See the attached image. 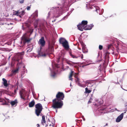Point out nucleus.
<instances>
[{"label": "nucleus", "mask_w": 127, "mask_h": 127, "mask_svg": "<svg viewBox=\"0 0 127 127\" xmlns=\"http://www.w3.org/2000/svg\"><path fill=\"white\" fill-rule=\"evenodd\" d=\"M56 98L53 100L52 107L55 109L61 108L63 104L61 100L63 99L64 95L63 93L59 92L56 95Z\"/></svg>", "instance_id": "nucleus-1"}, {"label": "nucleus", "mask_w": 127, "mask_h": 127, "mask_svg": "<svg viewBox=\"0 0 127 127\" xmlns=\"http://www.w3.org/2000/svg\"><path fill=\"white\" fill-rule=\"evenodd\" d=\"M45 42L44 40V37H41L40 39L38 42V44L40 45V51L39 50L38 52V55L37 56V57H44L47 55L44 52H42L41 51V49H42V48L41 47L44 46L45 45Z\"/></svg>", "instance_id": "nucleus-2"}, {"label": "nucleus", "mask_w": 127, "mask_h": 127, "mask_svg": "<svg viewBox=\"0 0 127 127\" xmlns=\"http://www.w3.org/2000/svg\"><path fill=\"white\" fill-rule=\"evenodd\" d=\"M59 42L62 44L63 47L66 49L69 48L68 43L67 41L64 38H61L59 39Z\"/></svg>", "instance_id": "nucleus-3"}, {"label": "nucleus", "mask_w": 127, "mask_h": 127, "mask_svg": "<svg viewBox=\"0 0 127 127\" xmlns=\"http://www.w3.org/2000/svg\"><path fill=\"white\" fill-rule=\"evenodd\" d=\"M35 113L38 116L42 110V106L40 104L38 103L35 105Z\"/></svg>", "instance_id": "nucleus-4"}, {"label": "nucleus", "mask_w": 127, "mask_h": 127, "mask_svg": "<svg viewBox=\"0 0 127 127\" xmlns=\"http://www.w3.org/2000/svg\"><path fill=\"white\" fill-rule=\"evenodd\" d=\"M88 22L86 21H83L81 23L77 25L78 29L81 31H83V30H85V26L87 25Z\"/></svg>", "instance_id": "nucleus-5"}, {"label": "nucleus", "mask_w": 127, "mask_h": 127, "mask_svg": "<svg viewBox=\"0 0 127 127\" xmlns=\"http://www.w3.org/2000/svg\"><path fill=\"white\" fill-rule=\"evenodd\" d=\"M31 39L29 38L28 34L27 33L23 35L22 37V40L24 42H28L30 41Z\"/></svg>", "instance_id": "nucleus-6"}, {"label": "nucleus", "mask_w": 127, "mask_h": 127, "mask_svg": "<svg viewBox=\"0 0 127 127\" xmlns=\"http://www.w3.org/2000/svg\"><path fill=\"white\" fill-rule=\"evenodd\" d=\"M19 94L21 98L24 100L26 99L25 96L26 94V92L24 89H22L20 91Z\"/></svg>", "instance_id": "nucleus-7"}, {"label": "nucleus", "mask_w": 127, "mask_h": 127, "mask_svg": "<svg viewBox=\"0 0 127 127\" xmlns=\"http://www.w3.org/2000/svg\"><path fill=\"white\" fill-rule=\"evenodd\" d=\"M78 73H74L73 71L71 70V72L70 74V75L69 76V78L70 80H72V77L73 75H74V77L75 78H76V76L78 74Z\"/></svg>", "instance_id": "nucleus-8"}, {"label": "nucleus", "mask_w": 127, "mask_h": 127, "mask_svg": "<svg viewBox=\"0 0 127 127\" xmlns=\"http://www.w3.org/2000/svg\"><path fill=\"white\" fill-rule=\"evenodd\" d=\"M124 114V113H122L118 117L116 120V122H119L122 119L123 117Z\"/></svg>", "instance_id": "nucleus-9"}, {"label": "nucleus", "mask_w": 127, "mask_h": 127, "mask_svg": "<svg viewBox=\"0 0 127 127\" xmlns=\"http://www.w3.org/2000/svg\"><path fill=\"white\" fill-rule=\"evenodd\" d=\"M82 46L83 52L84 53H87L88 52L87 49H86L85 45L83 43H81Z\"/></svg>", "instance_id": "nucleus-10"}, {"label": "nucleus", "mask_w": 127, "mask_h": 127, "mask_svg": "<svg viewBox=\"0 0 127 127\" xmlns=\"http://www.w3.org/2000/svg\"><path fill=\"white\" fill-rule=\"evenodd\" d=\"M93 25L92 24H91L90 25H85V30H91L93 27Z\"/></svg>", "instance_id": "nucleus-11"}, {"label": "nucleus", "mask_w": 127, "mask_h": 127, "mask_svg": "<svg viewBox=\"0 0 127 127\" xmlns=\"http://www.w3.org/2000/svg\"><path fill=\"white\" fill-rule=\"evenodd\" d=\"M18 103V102L17 101V100L16 99L14 101H11L10 102V103L11 104V105L12 106H16L17 105V104Z\"/></svg>", "instance_id": "nucleus-12"}, {"label": "nucleus", "mask_w": 127, "mask_h": 127, "mask_svg": "<svg viewBox=\"0 0 127 127\" xmlns=\"http://www.w3.org/2000/svg\"><path fill=\"white\" fill-rule=\"evenodd\" d=\"M38 16V12L37 11H36L35 12L33 13L32 15V17L35 18L36 17Z\"/></svg>", "instance_id": "nucleus-13"}, {"label": "nucleus", "mask_w": 127, "mask_h": 127, "mask_svg": "<svg viewBox=\"0 0 127 127\" xmlns=\"http://www.w3.org/2000/svg\"><path fill=\"white\" fill-rule=\"evenodd\" d=\"M2 80L3 81V84L4 86L7 87L8 85V84L7 83V81L4 78L2 79Z\"/></svg>", "instance_id": "nucleus-14"}, {"label": "nucleus", "mask_w": 127, "mask_h": 127, "mask_svg": "<svg viewBox=\"0 0 127 127\" xmlns=\"http://www.w3.org/2000/svg\"><path fill=\"white\" fill-rule=\"evenodd\" d=\"M35 104V102L34 101H32L30 102L29 104V106L30 107H32Z\"/></svg>", "instance_id": "nucleus-15"}, {"label": "nucleus", "mask_w": 127, "mask_h": 127, "mask_svg": "<svg viewBox=\"0 0 127 127\" xmlns=\"http://www.w3.org/2000/svg\"><path fill=\"white\" fill-rule=\"evenodd\" d=\"M42 120L41 121V123L42 125H44L46 123V121L45 119V117L44 116H42Z\"/></svg>", "instance_id": "nucleus-16"}, {"label": "nucleus", "mask_w": 127, "mask_h": 127, "mask_svg": "<svg viewBox=\"0 0 127 127\" xmlns=\"http://www.w3.org/2000/svg\"><path fill=\"white\" fill-rule=\"evenodd\" d=\"M20 13H19V11H14L13 12V15H16L17 16H21L19 14H20Z\"/></svg>", "instance_id": "nucleus-17"}, {"label": "nucleus", "mask_w": 127, "mask_h": 127, "mask_svg": "<svg viewBox=\"0 0 127 127\" xmlns=\"http://www.w3.org/2000/svg\"><path fill=\"white\" fill-rule=\"evenodd\" d=\"M19 13H20V14H19L21 16H19L20 17H21L23 15L25 14V13L24 11H22L21 12H19Z\"/></svg>", "instance_id": "nucleus-18"}, {"label": "nucleus", "mask_w": 127, "mask_h": 127, "mask_svg": "<svg viewBox=\"0 0 127 127\" xmlns=\"http://www.w3.org/2000/svg\"><path fill=\"white\" fill-rule=\"evenodd\" d=\"M56 74L54 71L51 72V76L53 78H54L56 76Z\"/></svg>", "instance_id": "nucleus-19"}, {"label": "nucleus", "mask_w": 127, "mask_h": 127, "mask_svg": "<svg viewBox=\"0 0 127 127\" xmlns=\"http://www.w3.org/2000/svg\"><path fill=\"white\" fill-rule=\"evenodd\" d=\"M91 91L88 90V88H85V93H90L91 92Z\"/></svg>", "instance_id": "nucleus-20"}, {"label": "nucleus", "mask_w": 127, "mask_h": 127, "mask_svg": "<svg viewBox=\"0 0 127 127\" xmlns=\"http://www.w3.org/2000/svg\"><path fill=\"white\" fill-rule=\"evenodd\" d=\"M18 70L19 68H17L16 69L13 70L12 72L16 74L18 72Z\"/></svg>", "instance_id": "nucleus-21"}, {"label": "nucleus", "mask_w": 127, "mask_h": 127, "mask_svg": "<svg viewBox=\"0 0 127 127\" xmlns=\"http://www.w3.org/2000/svg\"><path fill=\"white\" fill-rule=\"evenodd\" d=\"M66 63L68 64H69L70 65H72V62H71L68 61H66Z\"/></svg>", "instance_id": "nucleus-22"}, {"label": "nucleus", "mask_w": 127, "mask_h": 127, "mask_svg": "<svg viewBox=\"0 0 127 127\" xmlns=\"http://www.w3.org/2000/svg\"><path fill=\"white\" fill-rule=\"evenodd\" d=\"M70 55L73 58H78V57H76L74 55L72 54L71 53H70Z\"/></svg>", "instance_id": "nucleus-23"}, {"label": "nucleus", "mask_w": 127, "mask_h": 127, "mask_svg": "<svg viewBox=\"0 0 127 127\" xmlns=\"http://www.w3.org/2000/svg\"><path fill=\"white\" fill-rule=\"evenodd\" d=\"M78 85L79 86L82 87H85V86L83 84H81L80 83H78Z\"/></svg>", "instance_id": "nucleus-24"}, {"label": "nucleus", "mask_w": 127, "mask_h": 127, "mask_svg": "<svg viewBox=\"0 0 127 127\" xmlns=\"http://www.w3.org/2000/svg\"><path fill=\"white\" fill-rule=\"evenodd\" d=\"M32 49H29V48H28L27 49V52H30L31 51H32Z\"/></svg>", "instance_id": "nucleus-25"}, {"label": "nucleus", "mask_w": 127, "mask_h": 127, "mask_svg": "<svg viewBox=\"0 0 127 127\" xmlns=\"http://www.w3.org/2000/svg\"><path fill=\"white\" fill-rule=\"evenodd\" d=\"M102 48H103V46L102 45H99V49L100 50H101L102 49Z\"/></svg>", "instance_id": "nucleus-26"}, {"label": "nucleus", "mask_w": 127, "mask_h": 127, "mask_svg": "<svg viewBox=\"0 0 127 127\" xmlns=\"http://www.w3.org/2000/svg\"><path fill=\"white\" fill-rule=\"evenodd\" d=\"M36 23L35 24V27H37V21H38V20H36Z\"/></svg>", "instance_id": "nucleus-27"}, {"label": "nucleus", "mask_w": 127, "mask_h": 127, "mask_svg": "<svg viewBox=\"0 0 127 127\" xmlns=\"http://www.w3.org/2000/svg\"><path fill=\"white\" fill-rule=\"evenodd\" d=\"M96 11L97 13H98V12L97 10H99V8L98 7H96Z\"/></svg>", "instance_id": "nucleus-28"}, {"label": "nucleus", "mask_w": 127, "mask_h": 127, "mask_svg": "<svg viewBox=\"0 0 127 127\" xmlns=\"http://www.w3.org/2000/svg\"><path fill=\"white\" fill-rule=\"evenodd\" d=\"M12 26H10V27H8L7 28L8 29H12Z\"/></svg>", "instance_id": "nucleus-29"}, {"label": "nucleus", "mask_w": 127, "mask_h": 127, "mask_svg": "<svg viewBox=\"0 0 127 127\" xmlns=\"http://www.w3.org/2000/svg\"><path fill=\"white\" fill-rule=\"evenodd\" d=\"M30 6H28V7L27 8V9L28 10H29L30 9Z\"/></svg>", "instance_id": "nucleus-30"}, {"label": "nucleus", "mask_w": 127, "mask_h": 127, "mask_svg": "<svg viewBox=\"0 0 127 127\" xmlns=\"http://www.w3.org/2000/svg\"><path fill=\"white\" fill-rule=\"evenodd\" d=\"M24 2V0H21L20 1V2L21 3H23Z\"/></svg>", "instance_id": "nucleus-31"}, {"label": "nucleus", "mask_w": 127, "mask_h": 127, "mask_svg": "<svg viewBox=\"0 0 127 127\" xmlns=\"http://www.w3.org/2000/svg\"><path fill=\"white\" fill-rule=\"evenodd\" d=\"M91 100H92V99L91 98H90V100L88 101V103H89L90 102H91Z\"/></svg>", "instance_id": "nucleus-32"}, {"label": "nucleus", "mask_w": 127, "mask_h": 127, "mask_svg": "<svg viewBox=\"0 0 127 127\" xmlns=\"http://www.w3.org/2000/svg\"><path fill=\"white\" fill-rule=\"evenodd\" d=\"M3 105H7L8 104V103H4L3 104Z\"/></svg>", "instance_id": "nucleus-33"}, {"label": "nucleus", "mask_w": 127, "mask_h": 127, "mask_svg": "<svg viewBox=\"0 0 127 127\" xmlns=\"http://www.w3.org/2000/svg\"><path fill=\"white\" fill-rule=\"evenodd\" d=\"M24 54V53H22L21 54V58L22 57V55H23Z\"/></svg>", "instance_id": "nucleus-34"}, {"label": "nucleus", "mask_w": 127, "mask_h": 127, "mask_svg": "<svg viewBox=\"0 0 127 127\" xmlns=\"http://www.w3.org/2000/svg\"><path fill=\"white\" fill-rule=\"evenodd\" d=\"M37 127H39V125L38 124L37 125Z\"/></svg>", "instance_id": "nucleus-35"}, {"label": "nucleus", "mask_w": 127, "mask_h": 127, "mask_svg": "<svg viewBox=\"0 0 127 127\" xmlns=\"http://www.w3.org/2000/svg\"><path fill=\"white\" fill-rule=\"evenodd\" d=\"M81 58L82 59L83 58V56L82 55V56H81Z\"/></svg>", "instance_id": "nucleus-36"}, {"label": "nucleus", "mask_w": 127, "mask_h": 127, "mask_svg": "<svg viewBox=\"0 0 127 127\" xmlns=\"http://www.w3.org/2000/svg\"><path fill=\"white\" fill-rule=\"evenodd\" d=\"M127 110V108L126 109V111L124 112V113H126V111Z\"/></svg>", "instance_id": "nucleus-37"}, {"label": "nucleus", "mask_w": 127, "mask_h": 127, "mask_svg": "<svg viewBox=\"0 0 127 127\" xmlns=\"http://www.w3.org/2000/svg\"><path fill=\"white\" fill-rule=\"evenodd\" d=\"M16 90H14V93H16Z\"/></svg>", "instance_id": "nucleus-38"}, {"label": "nucleus", "mask_w": 127, "mask_h": 127, "mask_svg": "<svg viewBox=\"0 0 127 127\" xmlns=\"http://www.w3.org/2000/svg\"><path fill=\"white\" fill-rule=\"evenodd\" d=\"M51 14V13L49 12L48 13V15L49 16V15Z\"/></svg>", "instance_id": "nucleus-39"}, {"label": "nucleus", "mask_w": 127, "mask_h": 127, "mask_svg": "<svg viewBox=\"0 0 127 127\" xmlns=\"http://www.w3.org/2000/svg\"><path fill=\"white\" fill-rule=\"evenodd\" d=\"M10 25H12V23H10Z\"/></svg>", "instance_id": "nucleus-40"}, {"label": "nucleus", "mask_w": 127, "mask_h": 127, "mask_svg": "<svg viewBox=\"0 0 127 127\" xmlns=\"http://www.w3.org/2000/svg\"><path fill=\"white\" fill-rule=\"evenodd\" d=\"M8 26H9V24H7Z\"/></svg>", "instance_id": "nucleus-41"}, {"label": "nucleus", "mask_w": 127, "mask_h": 127, "mask_svg": "<svg viewBox=\"0 0 127 127\" xmlns=\"http://www.w3.org/2000/svg\"><path fill=\"white\" fill-rule=\"evenodd\" d=\"M77 80H79V79L78 78H77Z\"/></svg>", "instance_id": "nucleus-42"}, {"label": "nucleus", "mask_w": 127, "mask_h": 127, "mask_svg": "<svg viewBox=\"0 0 127 127\" xmlns=\"http://www.w3.org/2000/svg\"><path fill=\"white\" fill-rule=\"evenodd\" d=\"M53 47H52V50H53Z\"/></svg>", "instance_id": "nucleus-43"}, {"label": "nucleus", "mask_w": 127, "mask_h": 127, "mask_svg": "<svg viewBox=\"0 0 127 127\" xmlns=\"http://www.w3.org/2000/svg\"><path fill=\"white\" fill-rule=\"evenodd\" d=\"M64 55V54H63L62 55V56H63V55Z\"/></svg>", "instance_id": "nucleus-44"}, {"label": "nucleus", "mask_w": 127, "mask_h": 127, "mask_svg": "<svg viewBox=\"0 0 127 127\" xmlns=\"http://www.w3.org/2000/svg\"><path fill=\"white\" fill-rule=\"evenodd\" d=\"M57 112V110H56V112Z\"/></svg>", "instance_id": "nucleus-45"}, {"label": "nucleus", "mask_w": 127, "mask_h": 127, "mask_svg": "<svg viewBox=\"0 0 127 127\" xmlns=\"http://www.w3.org/2000/svg\"><path fill=\"white\" fill-rule=\"evenodd\" d=\"M38 96H39V94H38Z\"/></svg>", "instance_id": "nucleus-46"}, {"label": "nucleus", "mask_w": 127, "mask_h": 127, "mask_svg": "<svg viewBox=\"0 0 127 127\" xmlns=\"http://www.w3.org/2000/svg\"><path fill=\"white\" fill-rule=\"evenodd\" d=\"M50 126H51V125H50Z\"/></svg>", "instance_id": "nucleus-47"}]
</instances>
